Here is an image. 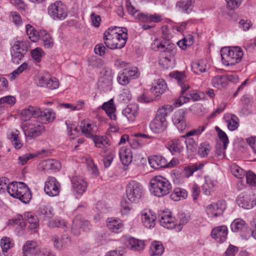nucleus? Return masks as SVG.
<instances>
[{"instance_id": "obj_1", "label": "nucleus", "mask_w": 256, "mask_h": 256, "mask_svg": "<svg viewBox=\"0 0 256 256\" xmlns=\"http://www.w3.org/2000/svg\"><path fill=\"white\" fill-rule=\"evenodd\" d=\"M128 38V30L124 27L111 26L104 34V42L111 50L124 48Z\"/></svg>"}, {"instance_id": "obj_2", "label": "nucleus", "mask_w": 256, "mask_h": 256, "mask_svg": "<svg viewBox=\"0 0 256 256\" xmlns=\"http://www.w3.org/2000/svg\"><path fill=\"white\" fill-rule=\"evenodd\" d=\"M150 192L158 198L164 197L172 191V184L166 178L161 176H154L150 182Z\"/></svg>"}, {"instance_id": "obj_3", "label": "nucleus", "mask_w": 256, "mask_h": 256, "mask_svg": "<svg viewBox=\"0 0 256 256\" xmlns=\"http://www.w3.org/2000/svg\"><path fill=\"white\" fill-rule=\"evenodd\" d=\"M7 192L12 197L18 198L24 204H28L32 199V193L27 185L23 182H10Z\"/></svg>"}, {"instance_id": "obj_4", "label": "nucleus", "mask_w": 256, "mask_h": 256, "mask_svg": "<svg viewBox=\"0 0 256 256\" xmlns=\"http://www.w3.org/2000/svg\"><path fill=\"white\" fill-rule=\"evenodd\" d=\"M21 128L26 140H31L40 136L45 130L43 122L39 118H32L30 122L22 123Z\"/></svg>"}, {"instance_id": "obj_5", "label": "nucleus", "mask_w": 256, "mask_h": 256, "mask_svg": "<svg viewBox=\"0 0 256 256\" xmlns=\"http://www.w3.org/2000/svg\"><path fill=\"white\" fill-rule=\"evenodd\" d=\"M220 56L222 63L227 66L239 63L244 56L242 49L238 46L223 48L220 50Z\"/></svg>"}, {"instance_id": "obj_6", "label": "nucleus", "mask_w": 256, "mask_h": 256, "mask_svg": "<svg viewBox=\"0 0 256 256\" xmlns=\"http://www.w3.org/2000/svg\"><path fill=\"white\" fill-rule=\"evenodd\" d=\"M144 189L142 184L136 180H130L126 188V194L132 202H139L144 195Z\"/></svg>"}, {"instance_id": "obj_7", "label": "nucleus", "mask_w": 256, "mask_h": 256, "mask_svg": "<svg viewBox=\"0 0 256 256\" xmlns=\"http://www.w3.org/2000/svg\"><path fill=\"white\" fill-rule=\"evenodd\" d=\"M66 6L61 2L56 1L48 8V14L54 20H64L68 16Z\"/></svg>"}, {"instance_id": "obj_8", "label": "nucleus", "mask_w": 256, "mask_h": 256, "mask_svg": "<svg viewBox=\"0 0 256 256\" xmlns=\"http://www.w3.org/2000/svg\"><path fill=\"white\" fill-rule=\"evenodd\" d=\"M239 81V77L236 74H232L217 75L212 78V84L218 89L226 88L229 82L237 83Z\"/></svg>"}, {"instance_id": "obj_9", "label": "nucleus", "mask_w": 256, "mask_h": 256, "mask_svg": "<svg viewBox=\"0 0 256 256\" xmlns=\"http://www.w3.org/2000/svg\"><path fill=\"white\" fill-rule=\"evenodd\" d=\"M236 202L239 206L250 209L256 204V197L253 192L248 190L240 194Z\"/></svg>"}, {"instance_id": "obj_10", "label": "nucleus", "mask_w": 256, "mask_h": 256, "mask_svg": "<svg viewBox=\"0 0 256 256\" xmlns=\"http://www.w3.org/2000/svg\"><path fill=\"white\" fill-rule=\"evenodd\" d=\"M114 73L111 69H105L102 73L98 86L100 90L104 92L110 91L112 88V78Z\"/></svg>"}, {"instance_id": "obj_11", "label": "nucleus", "mask_w": 256, "mask_h": 256, "mask_svg": "<svg viewBox=\"0 0 256 256\" xmlns=\"http://www.w3.org/2000/svg\"><path fill=\"white\" fill-rule=\"evenodd\" d=\"M230 228L232 232H240L242 240H248L250 238V230L246 222L242 218L234 220L230 224Z\"/></svg>"}, {"instance_id": "obj_12", "label": "nucleus", "mask_w": 256, "mask_h": 256, "mask_svg": "<svg viewBox=\"0 0 256 256\" xmlns=\"http://www.w3.org/2000/svg\"><path fill=\"white\" fill-rule=\"evenodd\" d=\"M158 218L162 226L168 229L176 230V219L169 210H166L159 212Z\"/></svg>"}, {"instance_id": "obj_13", "label": "nucleus", "mask_w": 256, "mask_h": 256, "mask_svg": "<svg viewBox=\"0 0 256 256\" xmlns=\"http://www.w3.org/2000/svg\"><path fill=\"white\" fill-rule=\"evenodd\" d=\"M36 83L38 86L46 88L51 90L57 89L60 86L58 79L55 77L50 76L48 74L38 76Z\"/></svg>"}, {"instance_id": "obj_14", "label": "nucleus", "mask_w": 256, "mask_h": 256, "mask_svg": "<svg viewBox=\"0 0 256 256\" xmlns=\"http://www.w3.org/2000/svg\"><path fill=\"white\" fill-rule=\"evenodd\" d=\"M22 123L30 122L32 118H36L42 114L41 110L36 106H28L22 110L20 112Z\"/></svg>"}, {"instance_id": "obj_15", "label": "nucleus", "mask_w": 256, "mask_h": 256, "mask_svg": "<svg viewBox=\"0 0 256 256\" xmlns=\"http://www.w3.org/2000/svg\"><path fill=\"white\" fill-rule=\"evenodd\" d=\"M60 186V184L55 178L49 176L45 182L44 190L47 195L55 196L59 194Z\"/></svg>"}, {"instance_id": "obj_16", "label": "nucleus", "mask_w": 256, "mask_h": 256, "mask_svg": "<svg viewBox=\"0 0 256 256\" xmlns=\"http://www.w3.org/2000/svg\"><path fill=\"white\" fill-rule=\"evenodd\" d=\"M152 46V48L155 50L168 52L172 56H174L176 52L177 48L174 44L163 42L158 39H155Z\"/></svg>"}, {"instance_id": "obj_17", "label": "nucleus", "mask_w": 256, "mask_h": 256, "mask_svg": "<svg viewBox=\"0 0 256 256\" xmlns=\"http://www.w3.org/2000/svg\"><path fill=\"white\" fill-rule=\"evenodd\" d=\"M72 189L74 192L82 196L86 192L87 187V182L80 176H75L70 178Z\"/></svg>"}, {"instance_id": "obj_18", "label": "nucleus", "mask_w": 256, "mask_h": 256, "mask_svg": "<svg viewBox=\"0 0 256 256\" xmlns=\"http://www.w3.org/2000/svg\"><path fill=\"white\" fill-rule=\"evenodd\" d=\"M170 76L174 78L181 87L182 93L184 94L190 88L188 83V78L184 72L174 71L170 74Z\"/></svg>"}, {"instance_id": "obj_19", "label": "nucleus", "mask_w": 256, "mask_h": 256, "mask_svg": "<svg viewBox=\"0 0 256 256\" xmlns=\"http://www.w3.org/2000/svg\"><path fill=\"white\" fill-rule=\"evenodd\" d=\"M225 208V202L218 201L208 204L206 206V210L209 217L216 218L222 214Z\"/></svg>"}, {"instance_id": "obj_20", "label": "nucleus", "mask_w": 256, "mask_h": 256, "mask_svg": "<svg viewBox=\"0 0 256 256\" xmlns=\"http://www.w3.org/2000/svg\"><path fill=\"white\" fill-rule=\"evenodd\" d=\"M141 219L144 226L148 228H154L156 224V216L151 210H145L141 212Z\"/></svg>"}, {"instance_id": "obj_21", "label": "nucleus", "mask_w": 256, "mask_h": 256, "mask_svg": "<svg viewBox=\"0 0 256 256\" xmlns=\"http://www.w3.org/2000/svg\"><path fill=\"white\" fill-rule=\"evenodd\" d=\"M89 228V222L82 218L80 216H76L72 221V232L74 235H79L82 230H86Z\"/></svg>"}, {"instance_id": "obj_22", "label": "nucleus", "mask_w": 256, "mask_h": 256, "mask_svg": "<svg viewBox=\"0 0 256 256\" xmlns=\"http://www.w3.org/2000/svg\"><path fill=\"white\" fill-rule=\"evenodd\" d=\"M168 122L166 118H160L156 116L150 123V128L151 130L156 134L164 132L167 128Z\"/></svg>"}, {"instance_id": "obj_23", "label": "nucleus", "mask_w": 256, "mask_h": 256, "mask_svg": "<svg viewBox=\"0 0 256 256\" xmlns=\"http://www.w3.org/2000/svg\"><path fill=\"white\" fill-rule=\"evenodd\" d=\"M185 114L186 112L180 109L174 112L172 118L174 124L180 132H182L186 128Z\"/></svg>"}, {"instance_id": "obj_24", "label": "nucleus", "mask_w": 256, "mask_h": 256, "mask_svg": "<svg viewBox=\"0 0 256 256\" xmlns=\"http://www.w3.org/2000/svg\"><path fill=\"white\" fill-rule=\"evenodd\" d=\"M82 133L88 138H91L97 132L98 128L92 122L84 120L80 126Z\"/></svg>"}, {"instance_id": "obj_25", "label": "nucleus", "mask_w": 256, "mask_h": 256, "mask_svg": "<svg viewBox=\"0 0 256 256\" xmlns=\"http://www.w3.org/2000/svg\"><path fill=\"white\" fill-rule=\"evenodd\" d=\"M228 234L227 226L223 225L214 228L212 230L211 236L217 242L222 243L226 240Z\"/></svg>"}, {"instance_id": "obj_26", "label": "nucleus", "mask_w": 256, "mask_h": 256, "mask_svg": "<svg viewBox=\"0 0 256 256\" xmlns=\"http://www.w3.org/2000/svg\"><path fill=\"white\" fill-rule=\"evenodd\" d=\"M22 251L24 255L37 256L40 252V248L36 241L27 240L22 246Z\"/></svg>"}, {"instance_id": "obj_27", "label": "nucleus", "mask_w": 256, "mask_h": 256, "mask_svg": "<svg viewBox=\"0 0 256 256\" xmlns=\"http://www.w3.org/2000/svg\"><path fill=\"white\" fill-rule=\"evenodd\" d=\"M166 146L172 155L176 156L184 149V140L180 139L172 140L168 142Z\"/></svg>"}, {"instance_id": "obj_28", "label": "nucleus", "mask_w": 256, "mask_h": 256, "mask_svg": "<svg viewBox=\"0 0 256 256\" xmlns=\"http://www.w3.org/2000/svg\"><path fill=\"white\" fill-rule=\"evenodd\" d=\"M166 88L167 85L165 80L160 78L154 82L150 90L155 97H158L164 93Z\"/></svg>"}, {"instance_id": "obj_29", "label": "nucleus", "mask_w": 256, "mask_h": 256, "mask_svg": "<svg viewBox=\"0 0 256 256\" xmlns=\"http://www.w3.org/2000/svg\"><path fill=\"white\" fill-rule=\"evenodd\" d=\"M148 162L150 166L154 169L166 168L168 165L167 160L160 155H154L148 158Z\"/></svg>"}, {"instance_id": "obj_30", "label": "nucleus", "mask_w": 256, "mask_h": 256, "mask_svg": "<svg viewBox=\"0 0 256 256\" xmlns=\"http://www.w3.org/2000/svg\"><path fill=\"white\" fill-rule=\"evenodd\" d=\"M102 108L111 120H116V108L113 98H111L108 102H104Z\"/></svg>"}, {"instance_id": "obj_31", "label": "nucleus", "mask_w": 256, "mask_h": 256, "mask_svg": "<svg viewBox=\"0 0 256 256\" xmlns=\"http://www.w3.org/2000/svg\"><path fill=\"white\" fill-rule=\"evenodd\" d=\"M119 156L123 165L128 166L132 162V156L130 150L126 146L122 147L119 150Z\"/></svg>"}, {"instance_id": "obj_32", "label": "nucleus", "mask_w": 256, "mask_h": 256, "mask_svg": "<svg viewBox=\"0 0 256 256\" xmlns=\"http://www.w3.org/2000/svg\"><path fill=\"white\" fill-rule=\"evenodd\" d=\"M106 226L112 232L118 233L122 230L123 224L120 219L110 218H108Z\"/></svg>"}, {"instance_id": "obj_33", "label": "nucleus", "mask_w": 256, "mask_h": 256, "mask_svg": "<svg viewBox=\"0 0 256 256\" xmlns=\"http://www.w3.org/2000/svg\"><path fill=\"white\" fill-rule=\"evenodd\" d=\"M138 105L136 104H130L122 110V114L129 121H132L138 114Z\"/></svg>"}, {"instance_id": "obj_34", "label": "nucleus", "mask_w": 256, "mask_h": 256, "mask_svg": "<svg viewBox=\"0 0 256 256\" xmlns=\"http://www.w3.org/2000/svg\"><path fill=\"white\" fill-rule=\"evenodd\" d=\"M228 129L230 131L236 130L239 126V118L235 114H228L225 116Z\"/></svg>"}, {"instance_id": "obj_35", "label": "nucleus", "mask_w": 256, "mask_h": 256, "mask_svg": "<svg viewBox=\"0 0 256 256\" xmlns=\"http://www.w3.org/2000/svg\"><path fill=\"white\" fill-rule=\"evenodd\" d=\"M140 20L146 22H160L162 20V16L156 13L154 14H140L138 16Z\"/></svg>"}, {"instance_id": "obj_36", "label": "nucleus", "mask_w": 256, "mask_h": 256, "mask_svg": "<svg viewBox=\"0 0 256 256\" xmlns=\"http://www.w3.org/2000/svg\"><path fill=\"white\" fill-rule=\"evenodd\" d=\"M204 166L202 163H196L186 166L183 170V174L186 178H188L198 170H202Z\"/></svg>"}, {"instance_id": "obj_37", "label": "nucleus", "mask_w": 256, "mask_h": 256, "mask_svg": "<svg viewBox=\"0 0 256 256\" xmlns=\"http://www.w3.org/2000/svg\"><path fill=\"white\" fill-rule=\"evenodd\" d=\"M96 147L100 148H106L110 146V140L106 136L94 135L91 138Z\"/></svg>"}, {"instance_id": "obj_38", "label": "nucleus", "mask_w": 256, "mask_h": 256, "mask_svg": "<svg viewBox=\"0 0 256 256\" xmlns=\"http://www.w3.org/2000/svg\"><path fill=\"white\" fill-rule=\"evenodd\" d=\"M218 182L214 178L210 177H206L205 178V183L203 186L204 192L206 195H210L211 192L214 190V188L217 186Z\"/></svg>"}, {"instance_id": "obj_39", "label": "nucleus", "mask_w": 256, "mask_h": 256, "mask_svg": "<svg viewBox=\"0 0 256 256\" xmlns=\"http://www.w3.org/2000/svg\"><path fill=\"white\" fill-rule=\"evenodd\" d=\"M56 114L54 111L51 108H46L42 111V114L40 116L39 120L44 123H49L54 120Z\"/></svg>"}, {"instance_id": "obj_40", "label": "nucleus", "mask_w": 256, "mask_h": 256, "mask_svg": "<svg viewBox=\"0 0 256 256\" xmlns=\"http://www.w3.org/2000/svg\"><path fill=\"white\" fill-rule=\"evenodd\" d=\"M26 30L28 38L32 42H37L40 38V30L38 31L32 26L28 24L26 26Z\"/></svg>"}, {"instance_id": "obj_41", "label": "nucleus", "mask_w": 256, "mask_h": 256, "mask_svg": "<svg viewBox=\"0 0 256 256\" xmlns=\"http://www.w3.org/2000/svg\"><path fill=\"white\" fill-rule=\"evenodd\" d=\"M24 216L29 223V228L32 230L35 231L39 226V220L37 216L32 212H26Z\"/></svg>"}, {"instance_id": "obj_42", "label": "nucleus", "mask_w": 256, "mask_h": 256, "mask_svg": "<svg viewBox=\"0 0 256 256\" xmlns=\"http://www.w3.org/2000/svg\"><path fill=\"white\" fill-rule=\"evenodd\" d=\"M164 250V247L161 242L154 241L150 245V252L151 256H161Z\"/></svg>"}, {"instance_id": "obj_43", "label": "nucleus", "mask_w": 256, "mask_h": 256, "mask_svg": "<svg viewBox=\"0 0 256 256\" xmlns=\"http://www.w3.org/2000/svg\"><path fill=\"white\" fill-rule=\"evenodd\" d=\"M192 71L197 74L205 72L206 69V61L204 60H201L192 64Z\"/></svg>"}, {"instance_id": "obj_44", "label": "nucleus", "mask_w": 256, "mask_h": 256, "mask_svg": "<svg viewBox=\"0 0 256 256\" xmlns=\"http://www.w3.org/2000/svg\"><path fill=\"white\" fill-rule=\"evenodd\" d=\"M19 134V131L16 130L14 132H12L8 136L12 146L16 150L20 149L23 146V142L20 140Z\"/></svg>"}, {"instance_id": "obj_45", "label": "nucleus", "mask_w": 256, "mask_h": 256, "mask_svg": "<svg viewBox=\"0 0 256 256\" xmlns=\"http://www.w3.org/2000/svg\"><path fill=\"white\" fill-rule=\"evenodd\" d=\"M128 246L132 250L140 251L144 249V241L134 238H130L128 239Z\"/></svg>"}, {"instance_id": "obj_46", "label": "nucleus", "mask_w": 256, "mask_h": 256, "mask_svg": "<svg viewBox=\"0 0 256 256\" xmlns=\"http://www.w3.org/2000/svg\"><path fill=\"white\" fill-rule=\"evenodd\" d=\"M40 39L43 42L44 46L46 48H50L54 46V40L48 34L45 30H40Z\"/></svg>"}, {"instance_id": "obj_47", "label": "nucleus", "mask_w": 256, "mask_h": 256, "mask_svg": "<svg viewBox=\"0 0 256 256\" xmlns=\"http://www.w3.org/2000/svg\"><path fill=\"white\" fill-rule=\"evenodd\" d=\"M16 98L12 96H8L2 97L0 98V109L3 110L8 108H10L16 103Z\"/></svg>"}, {"instance_id": "obj_48", "label": "nucleus", "mask_w": 256, "mask_h": 256, "mask_svg": "<svg viewBox=\"0 0 256 256\" xmlns=\"http://www.w3.org/2000/svg\"><path fill=\"white\" fill-rule=\"evenodd\" d=\"M185 94L188 96L189 101L190 100L193 102L200 101L204 97V92L190 88L186 91Z\"/></svg>"}, {"instance_id": "obj_49", "label": "nucleus", "mask_w": 256, "mask_h": 256, "mask_svg": "<svg viewBox=\"0 0 256 256\" xmlns=\"http://www.w3.org/2000/svg\"><path fill=\"white\" fill-rule=\"evenodd\" d=\"M194 0H180L176 3V6L183 12L189 14L192 10Z\"/></svg>"}, {"instance_id": "obj_50", "label": "nucleus", "mask_w": 256, "mask_h": 256, "mask_svg": "<svg viewBox=\"0 0 256 256\" xmlns=\"http://www.w3.org/2000/svg\"><path fill=\"white\" fill-rule=\"evenodd\" d=\"M52 240L54 242V246L58 250L66 246L70 241L68 236L59 237L56 235L52 236Z\"/></svg>"}, {"instance_id": "obj_51", "label": "nucleus", "mask_w": 256, "mask_h": 256, "mask_svg": "<svg viewBox=\"0 0 256 256\" xmlns=\"http://www.w3.org/2000/svg\"><path fill=\"white\" fill-rule=\"evenodd\" d=\"M85 102L84 100H79L76 104L62 103L60 104L62 108L68 110L70 111L80 110L84 106Z\"/></svg>"}, {"instance_id": "obj_52", "label": "nucleus", "mask_w": 256, "mask_h": 256, "mask_svg": "<svg viewBox=\"0 0 256 256\" xmlns=\"http://www.w3.org/2000/svg\"><path fill=\"white\" fill-rule=\"evenodd\" d=\"M194 42V36L192 34L186 36L181 40L177 42V44L182 50H186L188 47L192 46Z\"/></svg>"}, {"instance_id": "obj_53", "label": "nucleus", "mask_w": 256, "mask_h": 256, "mask_svg": "<svg viewBox=\"0 0 256 256\" xmlns=\"http://www.w3.org/2000/svg\"><path fill=\"white\" fill-rule=\"evenodd\" d=\"M187 191L182 188H175L170 194L172 200L174 201H178L182 198H186L187 197Z\"/></svg>"}, {"instance_id": "obj_54", "label": "nucleus", "mask_w": 256, "mask_h": 256, "mask_svg": "<svg viewBox=\"0 0 256 256\" xmlns=\"http://www.w3.org/2000/svg\"><path fill=\"white\" fill-rule=\"evenodd\" d=\"M212 149L209 142H204L201 143L198 148V154L200 158H205L208 156Z\"/></svg>"}, {"instance_id": "obj_55", "label": "nucleus", "mask_w": 256, "mask_h": 256, "mask_svg": "<svg viewBox=\"0 0 256 256\" xmlns=\"http://www.w3.org/2000/svg\"><path fill=\"white\" fill-rule=\"evenodd\" d=\"M48 226L50 228H60L66 230L68 228V224L64 219L57 218L50 220L48 223Z\"/></svg>"}, {"instance_id": "obj_56", "label": "nucleus", "mask_w": 256, "mask_h": 256, "mask_svg": "<svg viewBox=\"0 0 256 256\" xmlns=\"http://www.w3.org/2000/svg\"><path fill=\"white\" fill-rule=\"evenodd\" d=\"M16 46V50H14L16 52H26L28 50V42L26 40H16L13 42L12 44H11L10 50L12 48H14V47Z\"/></svg>"}, {"instance_id": "obj_57", "label": "nucleus", "mask_w": 256, "mask_h": 256, "mask_svg": "<svg viewBox=\"0 0 256 256\" xmlns=\"http://www.w3.org/2000/svg\"><path fill=\"white\" fill-rule=\"evenodd\" d=\"M7 224L8 226L18 225L20 228H24L26 226V223L21 214H17L12 218L9 220Z\"/></svg>"}, {"instance_id": "obj_58", "label": "nucleus", "mask_w": 256, "mask_h": 256, "mask_svg": "<svg viewBox=\"0 0 256 256\" xmlns=\"http://www.w3.org/2000/svg\"><path fill=\"white\" fill-rule=\"evenodd\" d=\"M180 223H176V230L180 232L182 230L183 226L186 224L190 220V216L189 214L182 212L179 214Z\"/></svg>"}, {"instance_id": "obj_59", "label": "nucleus", "mask_w": 256, "mask_h": 256, "mask_svg": "<svg viewBox=\"0 0 256 256\" xmlns=\"http://www.w3.org/2000/svg\"><path fill=\"white\" fill-rule=\"evenodd\" d=\"M208 124L204 123V124L199 126L198 128L191 130L186 132L182 138H188L191 136H200L206 130Z\"/></svg>"}, {"instance_id": "obj_60", "label": "nucleus", "mask_w": 256, "mask_h": 256, "mask_svg": "<svg viewBox=\"0 0 256 256\" xmlns=\"http://www.w3.org/2000/svg\"><path fill=\"white\" fill-rule=\"evenodd\" d=\"M67 126L68 134L70 140H74L75 136H76L78 133V126L76 123H72L70 121L67 120L66 122Z\"/></svg>"}, {"instance_id": "obj_61", "label": "nucleus", "mask_w": 256, "mask_h": 256, "mask_svg": "<svg viewBox=\"0 0 256 256\" xmlns=\"http://www.w3.org/2000/svg\"><path fill=\"white\" fill-rule=\"evenodd\" d=\"M38 212L40 214L44 215L46 218H52L54 215L53 209L50 205H41Z\"/></svg>"}, {"instance_id": "obj_62", "label": "nucleus", "mask_w": 256, "mask_h": 256, "mask_svg": "<svg viewBox=\"0 0 256 256\" xmlns=\"http://www.w3.org/2000/svg\"><path fill=\"white\" fill-rule=\"evenodd\" d=\"M44 163L46 170H59L61 168L60 163L56 160L48 159L45 160Z\"/></svg>"}, {"instance_id": "obj_63", "label": "nucleus", "mask_w": 256, "mask_h": 256, "mask_svg": "<svg viewBox=\"0 0 256 256\" xmlns=\"http://www.w3.org/2000/svg\"><path fill=\"white\" fill-rule=\"evenodd\" d=\"M14 46V48L10 50V54L12 57V62L16 64H19L23 60L26 52H22L18 51L16 52L14 50H16L17 48Z\"/></svg>"}, {"instance_id": "obj_64", "label": "nucleus", "mask_w": 256, "mask_h": 256, "mask_svg": "<svg viewBox=\"0 0 256 256\" xmlns=\"http://www.w3.org/2000/svg\"><path fill=\"white\" fill-rule=\"evenodd\" d=\"M30 54L35 62H40L46 53L42 48L37 47L30 50Z\"/></svg>"}]
</instances>
